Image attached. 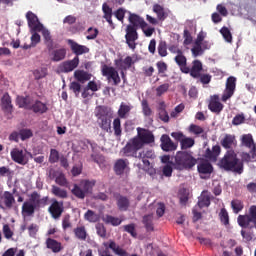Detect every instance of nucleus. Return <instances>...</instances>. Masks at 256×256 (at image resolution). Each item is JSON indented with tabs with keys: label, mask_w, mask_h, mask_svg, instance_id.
<instances>
[{
	"label": "nucleus",
	"mask_w": 256,
	"mask_h": 256,
	"mask_svg": "<svg viewBox=\"0 0 256 256\" xmlns=\"http://www.w3.org/2000/svg\"><path fill=\"white\" fill-rule=\"evenodd\" d=\"M59 162V151L57 149L50 150L49 163H58Z\"/></svg>",
	"instance_id": "nucleus-62"
},
{
	"label": "nucleus",
	"mask_w": 256,
	"mask_h": 256,
	"mask_svg": "<svg viewBox=\"0 0 256 256\" xmlns=\"http://www.w3.org/2000/svg\"><path fill=\"white\" fill-rule=\"evenodd\" d=\"M195 145V139L191 137L185 136L183 140L180 142V147L182 151H185V149H191Z\"/></svg>",
	"instance_id": "nucleus-42"
},
{
	"label": "nucleus",
	"mask_w": 256,
	"mask_h": 256,
	"mask_svg": "<svg viewBox=\"0 0 256 256\" xmlns=\"http://www.w3.org/2000/svg\"><path fill=\"white\" fill-rule=\"evenodd\" d=\"M113 169L116 175H123L129 169V160L123 158L117 159Z\"/></svg>",
	"instance_id": "nucleus-22"
},
{
	"label": "nucleus",
	"mask_w": 256,
	"mask_h": 256,
	"mask_svg": "<svg viewBox=\"0 0 256 256\" xmlns=\"http://www.w3.org/2000/svg\"><path fill=\"white\" fill-rule=\"evenodd\" d=\"M141 147L135 144V138H132L122 149V153L124 157H138L137 151H139Z\"/></svg>",
	"instance_id": "nucleus-12"
},
{
	"label": "nucleus",
	"mask_w": 256,
	"mask_h": 256,
	"mask_svg": "<svg viewBox=\"0 0 256 256\" xmlns=\"http://www.w3.org/2000/svg\"><path fill=\"white\" fill-rule=\"evenodd\" d=\"M1 107L4 111H11L13 109V104H11V96H9V93H5L2 96Z\"/></svg>",
	"instance_id": "nucleus-38"
},
{
	"label": "nucleus",
	"mask_w": 256,
	"mask_h": 256,
	"mask_svg": "<svg viewBox=\"0 0 256 256\" xmlns=\"http://www.w3.org/2000/svg\"><path fill=\"white\" fill-rule=\"evenodd\" d=\"M79 67V57L75 56L72 60L64 61L60 69L62 73H71V71H75Z\"/></svg>",
	"instance_id": "nucleus-17"
},
{
	"label": "nucleus",
	"mask_w": 256,
	"mask_h": 256,
	"mask_svg": "<svg viewBox=\"0 0 256 256\" xmlns=\"http://www.w3.org/2000/svg\"><path fill=\"white\" fill-rule=\"evenodd\" d=\"M209 205H211V197H209V195L202 194L198 201V207L203 209V207H209Z\"/></svg>",
	"instance_id": "nucleus-49"
},
{
	"label": "nucleus",
	"mask_w": 256,
	"mask_h": 256,
	"mask_svg": "<svg viewBox=\"0 0 256 256\" xmlns=\"http://www.w3.org/2000/svg\"><path fill=\"white\" fill-rule=\"evenodd\" d=\"M242 145L250 149V154L252 155V159H256V144L255 140H253V135L251 134H244L242 136Z\"/></svg>",
	"instance_id": "nucleus-15"
},
{
	"label": "nucleus",
	"mask_w": 256,
	"mask_h": 256,
	"mask_svg": "<svg viewBox=\"0 0 256 256\" xmlns=\"http://www.w3.org/2000/svg\"><path fill=\"white\" fill-rule=\"evenodd\" d=\"M37 32L38 31L31 32L32 33L31 38H30L31 47H37V45H39V43H41V35H39V33H37Z\"/></svg>",
	"instance_id": "nucleus-55"
},
{
	"label": "nucleus",
	"mask_w": 256,
	"mask_h": 256,
	"mask_svg": "<svg viewBox=\"0 0 256 256\" xmlns=\"http://www.w3.org/2000/svg\"><path fill=\"white\" fill-rule=\"evenodd\" d=\"M19 135L22 141H26V139L33 137V131H31V129H21Z\"/></svg>",
	"instance_id": "nucleus-57"
},
{
	"label": "nucleus",
	"mask_w": 256,
	"mask_h": 256,
	"mask_svg": "<svg viewBox=\"0 0 256 256\" xmlns=\"http://www.w3.org/2000/svg\"><path fill=\"white\" fill-rule=\"evenodd\" d=\"M75 237L79 239V241L87 240V230H85V226H80L74 229Z\"/></svg>",
	"instance_id": "nucleus-43"
},
{
	"label": "nucleus",
	"mask_w": 256,
	"mask_h": 256,
	"mask_svg": "<svg viewBox=\"0 0 256 256\" xmlns=\"http://www.w3.org/2000/svg\"><path fill=\"white\" fill-rule=\"evenodd\" d=\"M221 155V146L215 145L212 147V150L207 148L204 157L206 159H209V161H212L215 163L217 161V157Z\"/></svg>",
	"instance_id": "nucleus-26"
},
{
	"label": "nucleus",
	"mask_w": 256,
	"mask_h": 256,
	"mask_svg": "<svg viewBox=\"0 0 256 256\" xmlns=\"http://www.w3.org/2000/svg\"><path fill=\"white\" fill-rule=\"evenodd\" d=\"M220 33H221L223 39L226 41V43H233V35L231 34V30H229L228 27L223 26L220 29Z\"/></svg>",
	"instance_id": "nucleus-45"
},
{
	"label": "nucleus",
	"mask_w": 256,
	"mask_h": 256,
	"mask_svg": "<svg viewBox=\"0 0 256 256\" xmlns=\"http://www.w3.org/2000/svg\"><path fill=\"white\" fill-rule=\"evenodd\" d=\"M220 143L224 149H233V147H237V139L231 134H226Z\"/></svg>",
	"instance_id": "nucleus-29"
},
{
	"label": "nucleus",
	"mask_w": 256,
	"mask_h": 256,
	"mask_svg": "<svg viewBox=\"0 0 256 256\" xmlns=\"http://www.w3.org/2000/svg\"><path fill=\"white\" fill-rule=\"evenodd\" d=\"M123 229L126 233H129L131 237H137V232L135 231V224L124 225Z\"/></svg>",
	"instance_id": "nucleus-63"
},
{
	"label": "nucleus",
	"mask_w": 256,
	"mask_h": 256,
	"mask_svg": "<svg viewBox=\"0 0 256 256\" xmlns=\"http://www.w3.org/2000/svg\"><path fill=\"white\" fill-rule=\"evenodd\" d=\"M132 109L133 105L131 103L121 102L117 111L118 119H129Z\"/></svg>",
	"instance_id": "nucleus-18"
},
{
	"label": "nucleus",
	"mask_w": 256,
	"mask_h": 256,
	"mask_svg": "<svg viewBox=\"0 0 256 256\" xmlns=\"http://www.w3.org/2000/svg\"><path fill=\"white\" fill-rule=\"evenodd\" d=\"M55 183H57V185H60V187H67L68 182H67V178L65 177V174L60 173V174L56 177Z\"/></svg>",
	"instance_id": "nucleus-59"
},
{
	"label": "nucleus",
	"mask_w": 256,
	"mask_h": 256,
	"mask_svg": "<svg viewBox=\"0 0 256 256\" xmlns=\"http://www.w3.org/2000/svg\"><path fill=\"white\" fill-rule=\"evenodd\" d=\"M187 201H189V192H187V189L180 190L181 205H187Z\"/></svg>",
	"instance_id": "nucleus-64"
},
{
	"label": "nucleus",
	"mask_w": 256,
	"mask_h": 256,
	"mask_svg": "<svg viewBox=\"0 0 256 256\" xmlns=\"http://www.w3.org/2000/svg\"><path fill=\"white\" fill-rule=\"evenodd\" d=\"M174 61L176 65H178L182 73H185V74L189 73V67L187 66V57L183 55V52H181L180 54H177L174 58Z\"/></svg>",
	"instance_id": "nucleus-25"
},
{
	"label": "nucleus",
	"mask_w": 256,
	"mask_h": 256,
	"mask_svg": "<svg viewBox=\"0 0 256 256\" xmlns=\"http://www.w3.org/2000/svg\"><path fill=\"white\" fill-rule=\"evenodd\" d=\"M201 71H203V63H201L199 60H194L188 73H190L193 79H199V77H201Z\"/></svg>",
	"instance_id": "nucleus-27"
},
{
	"label": "nucleus",
	"mask_w": 256,
	"mask_h": 256,
	"mask_svg": "<svg viewBox=\"0 0 256 256\" xmlns=\"http://www.w3.org/2000/svg\"><path fill=\"white\" fill-rule=\"evenodd\" d=\"M108 247H109V249L113 250L115 255H118V256H128V254H129L127 251H125V249L120 248V246L117 245V243H115V241H110Z\"/></svg>",
	"instance_id": "nucleus-39"
},
{
	"label": "nucleus",
	"mask_w": 256,
	"mask_h": 256,
	"mask_svg": "<svg viewBox=\"0 0 256 256\" xmlns=\"http://www.w3.org/2000/svg\"><path fill=\"white\" fill-rule=\"evenodd\" d=\"M74 79H76L78 83H85V81L91 79V75L83 70H76L74 72Z\"/></svg>",
	"instance_id": "nucleus-37"
},
{
	"label": "nucleus",
	"mask_w": 256,
	"mask_h": 256,
	"mask_svg": "<svg viewBox=\"0 0 256 256\" xmlns=\"http://www.w3.org/2000/svg\"><path fill=\"white\" fill-rule=\"evenodd\" d=\"M238 225L243 229H255L256 225V205L249 208L248 214L239 215L237 218Z\"/></svg>",
	"instance_id": "nucleus-6"
},
{
	"label": "nucleus",
	"mask_w": 256,
	"mask_h": 256,
	"mask_svg": "<svg viewBox=\"0 0 256 256\" xmlns=\"http://www.w3.org/2000/svg\"><path fill=\"white\" fill-rule=\"evenodd\" d=\"M112 125L115 137H121V135H123V129L121 128V118H115Z\"/></svg>",
	"instance_id": "nucleus-44"
},
{
	"label": "nucleus",
	"mask_w": 256,
	"mask_h": 256,
	"mask_svg": "<svg viewBox=\"0 0 256 256\" xmlns=\"http://www.w3.org/2000/svg\"><path fill=\"white\" fill-rule=\"evenodd\" d=\"M87 32L89 33V35L86 36V39L88 41L97 39V35H99V29H97V28L90 27V28H88Z\"/></svg>",
	"instance_id": "nucleus-61"
},
{
	"label": "nucleus",
	"mask_w": 256,
	"mask_h": 256,
	"mask_svg": "<svg viewBox=\"0 0 256 256\" xmlns=\"http://www.w3.org/2000/svg\"><path fill=\"white\" fill-rule=\"evenodd\" d=\"M84 217L86 221H89L90 223H97V221H99V217L92 210H88L85 213Z\"/></svg>",
	"instance_id": "nucleus-54"
},
{
	"label": "nucleus",
	"mask_w": 256,
	"mask_h": 256,
	"mask_svg": "<svg viewBox=\"0 0 256 256\" xmlns=\"http://www.w3.org/2000/svg\"><path fill=\"white\" fill-rule=\"evenodd\" d=\"M223 103L219 100V95H213L210 97V101L208 104V109L211 111V113H215L216 115H219L221 111L224 109Z\"/></svg>",
	"instance_id": "nucleus-14"
},
{
	"label": "nucleus",
	"mask_w": 256,
	"mask_h": 256,
	"mask_svg": "<svg viewBox=\"0 0 256 256\" xmlns=\"http://www.w3.org/2000/svg\"><path fill=\"white\" fill-rule=\"evenodd\" d=\"M220 169H224V171H234V173H238L241 175L243 173V161H240L237 157V153L235 150H228L223 158L218 162Z\"/></svg>",
	"instance_id": "nucleus-3"
},
{
	"label": "nucleus",
	"mask_w": 256,
	"mask_h": 256,
	"mask_svg": "<svg viewBox=\"0 0 256 256\" xmlns=\"http://www.w3.org/2000/svg\"><path fill=\"white\" fill-rule=\"evenodd\" d=\"M49 205V197L41 198V195L34 191L30 195L29 201H25L22 205V215L24 217H31L35 215V210L40 207H47Z\"/></svg>",
	"instance_id": "nucleus-2"
},
{
	"label": "nucleus",
	"mask_w": 256,
	"mask_h": 256,
	"mask_svg": "<svg viewBox=\"0 0 256 256\" xmlns=\"http://www.w3.org/2000/svg\"><path fill=\"white\" fill-rule=\"evenodd\" d=\"M16 101L20 109H27L28 111H33V113H38L39 115H43L49 111L47 104L40 100H35L33 102V99L29 96H18Z\"/></svg>",
	"instance_id": "nucleus-4"
},
{
	"label": "nucleus",
	"mask_w": 256,
	"mask_h": 256,
	"mask_svg": "<svg viewBox=\"0 0 256 256\" xmlns=\"http://www.w3.org/2000/svg\"><path fill=\"white\" fill-rule=\"evenodd\" d=\"M114 65L120 71H127V69H131V65H133V58L131 56H127L125 60L123 59H116L114 61Z\"/></svg>",
	"instance_id": "nucleus-24"
},
{
	"label": "nucleus",
	"mask_w": 256,
	"mask_h": 256,
	"mask_svg": "<svg viewBox=\"0 0 256 256\" xmlns=\"http://www.w3.org/2000/svg\"><path fill=\"white\" fill-rule=\"evenodd\" d=\"M235 89H237V78L235 76H229L226 80L221 101H223V103H227V101L235 95Z\"/></svg>",
	"instance_id": "nucleus-9"
},
{
	"label": "nucleus",
	"mask_w": 256,
	"mask_h": 256,
	"mask_svg": "<svg viewBox=\"0 0 256 256\" xmlns=\"http://www.w3.org/2000/svg\"><path fill=\"white\" fill-rule=\"evenodd\" d=\"M101 73L103 77H106L109 83L112 81V85L117 86L121 83V77L115 67L104 64L102 65Z\"/></svg>",
	"instance_id": "nucleus-8"
},
{
	"label": "nucleus",
	"mask_w": 256,
	"mask_h": 256,
	"mask_svg": "<svg viewBox=\"0 0 256 256\" xmlns=\"http://www.w3.org/2000/svg\"><path fill=\"white\" fill-rule=\"evenodd\" d=\"M68 45H70L71 51L74 53V55H76V57H79V55H85V53H89V47L80 45L74 40H68Z\"/></svg>",
	"instance_id": "nucleus-19"
},
{
	"label": "nucleus",
	"mask_w": 256,
	"mask_h": 256,
	"mask_svg": "<svg viewBox=\"0 0 256 256\" xmlns=\"http://www.w3.org/2000/svg\"><path fill=\"white\" fill-rule=\"evenodd\" d=\"M103 221L107 225H112L113 227H119L121 223H123L122 219H119L118 217L112 216V215H106Z\"/></svg>",
	"instance_id": "nucleus-40"
},
{
	"label": "nucleus",
	"mask_w": 256,
	"mask_h": 256,
	"mask_svg": "<svg viewBox=\"0 0 256 256\" xmlns=\"http://www.w3.org/2000/svg\"><path fill=\"white\" fill-rule=\"evenodd\" d=\"M95 180H82L80 182V186L84 194L89 195V193L93 192V187H95Z\"/></svg>",
	"instance_id": "nucleus-35"
},
{
	"label": "nucleus",
	"mask_w": 256,
	"mask_h": 256,
	"mask_svg": "<svg viewBox=\"0 0 256 256\" xmlns=\"http://www.w3.org/2000/svg\"><path fill=\"white\" fill-rule=\"evenodd\" d=\"M97 123L102 131H105L106 133L111 131V119H109V116L97 119Z\"/></svg>",
	"instance_id": "nucleus-36"
},
{
	"label": "nucleus",
	"mask_w": 256,
	"mask_h": 256,
	"mask_svg": "<svg viewBox=\"0 0 256 256\" xmlns=\"http://www.w3.org/2000/svg\"><path fill=\"white\" fill-rule=\"evenodd\" d=\"M194 165H197V159L193 157L191 152L178 151L176 153L173 163L174 169L177 171H185L188 169H193Z\"/></svg>",
	"instance_id": "nucleus-5"
},
{
	"label": "nucleus",
	"mask_w": 256,
	"mask_h": 256,
	"mask_svg": "<svg viewBox=\"0 0 256 256\" xmlns=\"http://www.w3.org/2000/svg\"><path fill=\"white\" fill-rule=\"evenodd\" d=\"M178 146H179V144L173 142V140H171V137H169V135L164 134L161 136L160 147H161L162 151H165L166 153H170L172 151H177Z\"/></svg>",
	"instance_id": "nucleus-11"
},
{
	"label": "nucleus",
	"mask_w": 256,
	"mask_h": 256,
	"mask_svg": "<svg viewBox=\"0 0 256 256\" xmlns=\"http://www.w3.org/2000/svg\"><path fill=\"white\" fill-rule=\"evenodd\" d=\"M52 61L59 62L63 61L67 57V50L65 48H60L52 51L51 53Z\"/></svg>",
	"instance_id": "nucleus-33"
},
{
	"label": "nucleus",
	"mask_w": 256,
	"mask_h": 256,
	"mask_svg": "<svg viewBox=\"0 0 256 256\" xmlns=\"http://www.w3.org/2000/svg\"><path fill=\"white\" fill-rule=\"evenodd\" d=\"M198 173H201L202 175H211L213 173V165L209 163V161H201L198 166Z\"/></svg>",
	"instance_id": "nucleus-30"
},
{
	"label": "nucleus",
	"mask_w": 256,
	"mask_h": 256,
	"mask_svg": "<svg viewBox=\"0 0 256 256\" xmlns=\"http://www.w3.org/2000/svg\"><path fill=\"white\" fill-rule=\"evenodd\" d=\"M40 32H42V36L44 38V43H45L49 53H51V51H53V49H57V45H55V43L53 42L51 32L44 26H42V29L40 30Z\"/></svg>",
	"instance_id": "nucleus-20"
},
{
	"label": "nucleus",
	"mask_w": 256,
	"mask_h": 256,
	"mask_svg": "<svg viewBox=\"0 0 256 256\" xmlns=\"http://www.w3.org/2000/svg\"><path fill=\"white\" fill-rule=\"evenodd\" d=\"M10 155L14 163H18V165H27V159H25V153L23 150L13 148L10 152Z\"/></svg>",
	"instance_id": "nucleus-21"
},
{
	"label": "nucleus",
	"mask_w": 256,
	"mask_h": 256,
	"mask_svg": "<svg viewBox=\"0 0 256 256\" xmlns=\"http://www.w3.org/2000/svg\"><path fill=\"white\" fill-rule=\"evenodd\" d=\"M26 19L28 23V27L30 29V33H33L35 31H38V33H41V30L43 29V24L39 21V17L35 15L32 11H28L26 13Z\"/></svg>",
	"instance_id": "nucleus-10"
},
{
	"label": "nucleus",
	"mask_w": 256,
	"mask_h": 256,
	"mask_svg": "<svg viewBox=\"0 0 256 256\" xmlns=\"http://www.w3.org/2000/svg\"><path fill=\"white\" fill-rule=\"evenodd\" d=\"M134 140L135 144L139 145L142 149L144 145L155 143V136L153 132L147 129L137 128V135L134 137Z\"/></svg>",
	"instance_id": "nucleus-7"
},
{
	"label": "nucleus",
	"mask_w": 256,
	"mask_h": 256,
	"mask_svg": "<svg viewBox=\"0 0 256 256\" xmlns=\"http://www.w3.org/2000/svg\"><path fill=\"white\" fill-rule=\"evenodd\" d=\"M141 105L144 117H151V115H153V110L149 107V102H147V100H142Z\"/></svg>",
	"instance_id": "nucleus-52"
},
{
	"label": "nucleus",
	"mask_w": 256,
	"mask_h": 256,
	"mask_svg": "<svg viewBox=\"0 0 256 256\" xmlns=\"http://www.w3.org/2000/svg\"><path fill=\"white\" fill-rule=\"evenodd\" d=\"M155 157L156 155L153 150L144 149L138 153V156H136V159H141L142 163H144L146 167H149V165H151V162H149L147 159H155Z\"/></svg>",
	"instance_id": "nucleus-23"
},
{
	"label": "nucleus",
	"mask_w": 256,
	"mask_h": 256,
	"mask_svg": "<svg viewBox=\"0 0 256 256\" xmlns=\"http://www.w3.org/2000/svg\"><path fill=\"white\" fill-rule=\"evenodd\" d=\"M114 199H116V205L119 209V211H128L129 207L131 206V202L129 201V198L126 196L121 195L118 192H115L113 194Z\"/></svg>",
	"instance_id": "nucleus-16"
},
{
	"label": "nucleus",
	"mask_w": 256,
	"mask_h": 256,
	"mask_svg": "<svg viewBox=\"0 0 256 256\" xmlns=\"http://www.w3.org/2000/svg\"><path fill=\"white\" fill-rule=\"evenodd\" d=\"M152 11L157 15V19L158 21H161V23H163V21L168 17L167 12H165V8L160 4H154Z\"/></svg>",
	"instance_id": "nucleus-31"
},
{
	"label": "nucleus",
	"mask_w": 256,
	"mask_h": 256,
	"mask_svg": "<svg viewBox=\"0 0 256 256\" xmlns=\"http://www.w3.org/2000/svg\"><path fill=\"white\" fill-rule=\"evenodd\" d=\"M46 247L47 249H50L52 253H61V251H63V244L53 238H48L46 240Z\"/></svg>",
	"instance_id": "nucleus-28"
},
{
	"label": "nucleus",
	"mask_w": 256,
	"mask_h": 256,
	"mask_svg": "<svg viewBox=\"0 0 256 256\" xmlns=\"http://www.w3.org/2000/svg\"><path fill=\"white\" fill-rule=\"evenodd\" d=\"M72 194L77 197V199H85L87 194L83 191L81 186L74 184L73 189L71 190Z\"/></svg>",
	"instance_id": "nucleus-48"
},
{
	"label": "nucleus",
	"mask_w": 256,
	"mask_h": 256,
	"mask_svg": "<svg viewBox=\"0 0 256 256\" xmlns=\"http://www.w3.org/2000/svg\"><path fill=\"white\" fill-rule=\"evenodd\" d=\"M158 54L160 57H167V42L161 41L158 45Z\"/></svg>",
	"instance_id": "nucleus-60"
},
{
	"label": "nucleus",
	"mask_w": 256,
	"mask_h": 256,
	"mask_svg": "<svg viewBox=\"0 0 256 256\" xmlns=\"http://www.w3.org/2000/svg\"><path fill=\"white\" fill-rule=\"evenodd\" d=\"M110 113L111 109L107 106H97L95 109V117H97V119L109 117Z\"/></svg>",
	"instance_id": "nucleus-34"
},
{
	"label": "nucleus",
	"mask_w": 256,
	"mask_h": 256,
	"mask_svg": "<svg viewBox=\"0 0 256 256\" xmlns=\"http://www.w3.org/2000/svg\"><path fill=\"white\" fill-rule=\"evenodd\" d=\"M128 21L131 24L127 25L126 27L125 40L129 49H132V51H135V49H137L136 41L139 40V33L137 32V27H140V29H143V27H149V24L145 22V19H143V17L133 13H130Z\"/></svg>",
	"instance_id": "nucleus-1"
},
{
	"label": "nucleus",
	"mask_w": 256,
	"mask_h": 256,
	"mask_svg": "<svg viewBox=\"0 0 256 256\" xmlns=\"http://www.w3.org/2000/svg\"><path fill=\"white\" fill-rule=\"evenodd\" d=\"M220 221L225 226L229 225V213L225 208H222L220 211Z\"/></svg>",
	"instance_id": "nucleus-58"
},
{
	"label": "nucleus",
	"mask_w": 256,
	"mask_h": 256,
	"mask_svg": "<svg viewBox=\"0 0 256 256\" xmlns=\"http://www.w3.org/2000/svg\"><path fill=\"white\" fill-rule=\"evenodd\" d=\"M158 117L163 123H169V113L167 112V105L164 102H160L159 104Z\"/></svg>",
	"instance_id": "nucleus-32"
},
{
	"label": "nucleus",
	"mask_w": 256,
	"mask_h": 256,
	"mask_svg": "<svg viewBox=\"0 0 256 256\" xmlns=\"http://www.w3.org/2000/svg\"><path fill=\"white\" fill-rule=\"evenodd\" d=\"M142 223L147 231H154L153 215H146L143 217Z\"/></svg>",
	"instance_id": "nucleus-47"
},
{
	"label": "nucleus",
	"mask_w": 256,
	"mask_h": 256,
	"mask_svg": "<svg viewBox=\"0 0 256 256\" xmlns=\"http://www.w3.org/2000/svg\"><path fill=\"white\" fill-rule=\"evenodd\" d=\"M188 131H189V133H192V135H196L197 137H199V135H203V133H205V129H203V127H201L197 124H190V126L188 127Z\"/></svg>",
	"instance_id": "nucleus-46"
},
{
	"label": "nucleus",
	"mask_w": 256,
	"mask_h": 256,
	"mask_svg": "<svg viewBox=\"0 0 256 256\" xmlns=\"http://www.w3.org/2000/svg\"><path fill=\"white\" fill-rule=\"evenodd\" d=\"M52 193L55 197H59L60 199H67V191L59 188L58 186H52Z\"/></svg>",
	"instance_id": "nucleus-50"
},
{
	"label": "nucleus",
	"mask_w": 256,
	"mask_h": 256,
	"mask_svg": "<svg viewBox=\"0 0 256 256\" xmlns=\"http://www.w3.org/2000/svg\"><path fill=\"white\" fill-rule=\"evenodd\" d=\"M70 91H73L76 97H79V93H81V84L79 82L73 81L69 85Z\"/></svg>",
	"instance_id": "nucleus-56"
},
{
	"label": "nucleus",
	"mask_w": 256,
	"mask_h": 256,
	"mask_svg": "<svg viewBox=\"0 0 256 256\" xmlns=\"http://www.w3.org/2000/svg\"><path fill=\"white\" fill-rule=\"evenodd\" d=\"M15 203V197L9 191L4 192V204L7 209H12Z\"/></svg>",
	"instance_id": "nucleus-41"
},
{
	"label": "nucleus",
	"mask_w": 256,
	"mask_h": 256,
	"mask_svg": "<svg viewBox=\"0 0 256 256\" xmlns=\"http://www.w3.org/2000/svg\"><path fill=\"white\" fill-rule=\"evenodd\" d=\"M64 207L63 202L57 200H52V204L48 208V213H50L53 219H59L63 215Z\"/></svg>",
	"instance_id": "nucleus-13"
},
{
	"label": "nucleus",
	"mask_w": 256,
	"mask_h": 256,
	"mask_svg": "<svg viewBox=\"0 0 256 256\" xmlns=\"http://www.w3.org/2000/svg\"><path fill=\"white\" fill-rule=\"evenodd\" d=\"M231 207L233 209V213H241L243 211V208L245 207L243 205V202L241 200H232L231 201Z\"/></svg>",
	"instance_id": "nucleus-51"
},
{
	"label": "nucleus",
	"mask_w": 256,
	"mask_h": 256,
	"mask_svg": "<svg viewBox=\"0 0 256 256\" xmlns=\"http://www.w3.org/2000/svg\"><path fill=\"white\" fill-rule=\"evenodd\" d=\"M169 87H171V84L164 83L156 88V95L157 97H161L162 95H165L167 91H169Z\"/></svg>",
	"instance_id": "nucleus-53"
}]
</instances>
